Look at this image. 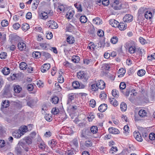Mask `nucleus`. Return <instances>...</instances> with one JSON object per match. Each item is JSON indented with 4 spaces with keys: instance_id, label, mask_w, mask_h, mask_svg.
<instances>
[{
    "instance_id": "nucleus-2",
    "label": "nucleus",
    "mask_w": 155,
    "mask_h": 155,
    "mask_svg": "<svg viewBox=\"0 0 155 155\" xmlns=\"http://www.w3.org/2000/svg\"><path fill=\"white\" fill-rule=\"evenodd\" d=\"M129 45V51L130 54L134 53L136 51L135 44L134 41L130 42Z\"/></svg>"
},
{
    "instance_id": "nucleus-19",
    "label": "nucleus",
    "mask_w": 155,
    "mask_h": 155,
    "mask_svg": "<svg viewBox=\"0 0 155 155\" xmlns=\"http://www.w3.org/2000/svg\"><path fill=\"white\" fill-rule=\"evenodd\" d=\"M138 114L140 117H143L146 116L147 112L145 110L141 109L139 111Z\"/></svg>"
},
{
    "instance_id": "nucleus-62",
    "label": "nucleus",
    "mask_w": 155,
    "mask_h": 155,
    "mask_svg": "<svg viewBox=\"0 0 155 155\" xmlns=\"http://www.w3.org/2000/svg\"><path fill=\"white\" fill-rule=\"evenodd\" d=\"M97 34L99 37H101L103 36L104 35V32L103 31L100 30L97 31Z\"/></svg>"
},
{
    "instance_id": "nucleus-7",
    "label": "nucleus",
    "mask_w": 155,
    "mask_h": 155,
    "mask_svg": "<svg viewBox=\"0 0 155 155\" xmlns=\"http://www.w3.org/2000/svg\"><path fill=\"white\" fill-rule=\"evenodd\" d=\"M51 67L50 64L46 63L44 64L41 68V71L43 73H45L48 71Z\"/></svg>"
},
{
    "instance_id": "nucleus-6",
    "label": "nucleus",
    "mask_w": 155,
    "mask_h": 155,
    "mask_svg": "<svg viewBox=\"0 0 155 155\" xmlns=\"http://www.w3.org/2000/svg\"><path fill=\"white\" fill-rule=\"evenodd\" d=\"M48 23L50 24L49 27L51 29H55L58 27V24L54 21L50 20L48 21Z\"/></svg>"
},
{
    "instance_id": "nucleus-21",
    "label": "nucleus",
    "mask_w": 155,
    "mask_h": 155,
    "mask_svg": "<svg viewBox=\"0 0 155 155\" xmlns=\"http://www.w3.org/2000/svg\"><path fill=\"white\" fill-rule=\"evenodd\" d=\"M145 18L147 19H150L152 17V13L150 11L146 12L144 14Z\"/></svg>"
},
{
    "instance_id": "nucleus-14",
    "label": "nucleus",
    "mask_w": 155,
    "mask_h": 155,
    "mask_svg": "<svg viewBox=\"0 0 155 155\" xmlns=\"http://www.w3.org/2000/svg\"><path fill=\"white\" fill-rule=\"evenodd\" d=\"M107 108V104H101L98 107V110L101 112L104 111Z\"/></svg>"
},
{
    "instance_id": "nucleus-61",
    "label": "nucleus",
    "mask_w": 155,
    "mask_h": 155,
    "mask_svg": "<svg viewBox=\"0 0 155 155\" xmlns=\"http://www.w3.org/2000/svg\"><path fill=\"white\" fill-rule=\"evenodd\" d=\"M13 26L14 29L17 30L20 27V25L18 23H16L13 25Z\"/></svg>"
},
{
    "instance_id": "nucleus-57",
    "label": "nucleus",
    "mask_w": 155,
    "mask_h": 155,
    "mask_svg": "<svg viewBox=\"0 0 155 155\" xmlns=\"http://www.w3.org/2000/svg\"><path fill=\"white\" fill-rule=\"evenodd\" d=\"M7 56V53L5 52H2L0 54V58L2 59H5Z\"/></svg>"
},
{
    "instance_id": "nucleus-52",
    "label": "nucleus",
    "mask_w": 155,
    "mask_h": 155,
    "mask_svg": "<svg viewBox=\"0 0 155 155\" xmlns=\"http://www.w3.org/2000/svg\"><path fill=\"white\" fill-rule=\"evenodd\" d=\"M1 24L3 27L7 26L8 25V21L6 20H4L1 21Z\"/></svg>"
},
{
    "instance_id": "nucleus-25",
    "label": "nucleus",
    "mask_w": 155,
    "mask_h": 155,
    "mask_svg": "<svg viewBox=\"0 0 155 155\" xmlns=\"http://www.w3.org/2000/svg\"><path fill=\"white\" fill-rule=\"evenodd\" d=\"M109 100L110 103L114 106H117L118 105V102L115 98H110Z\"/></svg>"
},
{
    "instance_id": "nucleus-39",
    "label": "nucleus",
    "mask_w": 155,
    "mask_h": 155,
    "mask_svg": "<svg viewBox=\"0 0 155 155\" xmlns=\"http://www.w3.org/2000/svg\"><path fill=\"white\" fill-rule=\"evenodd\" d=\"M80 20L82 23H85L87 21V18L85 16H82L80 18Z\"/></svg>"
},
{
    "instance_id": "nucleus-28",
    "label": "nucleus",
    "mask_w": 155,
    "mask_h": 155,
    "mask_svg": "<svg viewBox=\"0 0 155 155\" xmlns=\"http://www.w3.org/2000/svg\"><path fill=\"white\" fill-rule=\"evenodd\" d=\"M9 103L8 101L5 100L2 101V105L3 108H7L9 106Z\"/></svg>"
},
{
    "instance_id": "nucleus-51",
    "label": "nucleus",
    "mask_w": 155,
    "mask_h": 155,
    "mask_svg": "<svg viewBox=\"0 0 155 155\" xmlns=\"http://www.w3.org/2000/svg\"><path fill=\"white\" fill-rule=\"evenodd\" d=\"M79 60V57L78 56H73L72 57V61L75 63L78 62Z\"/></svg>"
},
{
    "instance_id": "nucleus-47",
    "label": "nucleus",
    "mask_w": 155,
    "mask_h": 155,
    "mask_svg": "<svg viewBox=\"0 0 155 155\" xmlns=\"http://www.w3.org/2000/svg\"><path fill=\"white\" fill-rule=\"evenodd\" d=\"M41 54L42 56H45L47 58H49L51 57V55L48 53L44 51L41 52Z\"/></svg>"
},
{
    "instance_id": "nucleus-22",
    "label": "nucleus",
    "mask_w": 155,
    "mask_h": 155,
    "mask_svg": "<svg viewBox=\"0 0 155 155\" xmlns=\"http://www.w3.org/2000/svg\"><path fill=\"white\" fill-rule=\"evenodd\" d=\"M93 23L97 25H99L102 24L101 20L98 18H96L94 19L93 20Z\"/></svg>"
},
{
    "instance_id": "nucleus-1",
    "label": "nucleus",
    "mask_w": 155,
    "mask_h": 155,
    "mask_svg": "<svg viewBox=\"0 0 155 155\" xmlns=\"http://www.w3.org/2000/svg\"><path fill=\"white\" fill-rule=\"evenodd\" d=\"M22 142H19L15 149V152L17 155H21L23 153V150L21 146L23 145Z\"/></svg>"
},
{
    "instance_id": "nucleus-13",
    "label": "nucleus",
    "mask_w": 155,
    "mask_h": 155,
    "mask_svg": "<svg viewBox=\"0 0 155 155\" xmlns=\"http://www.w3.org/2000/svg\"><path fill=\"white\" fill-rule=\"evenodd\" d=\"M18 47L19 50H24L26 48V45L23 42H19L18 43Z\"/></svg>"
},
{
    "instance_id": "nucleus-60",
    "label": "nucleus",
    "mask_w": 155,
    "mask_h": 155,
    "mask_svg": "<svg viewBox=\"0 0 155 155\" xmlns=\"http://www.w3.org/2000/svg\"><path fill=\"white\" fill-rule=\"evenodd\" d=\"M100 98L102 100L105 99L107 97V95L104 92L102 93L100 95Z\"/></svg>"
},
{
    "instance_id": "nucleus-40",
    "label": "nucleus",
    "mask_w": 155,
    "mask_h": 155,
    "mask_svg": "<svg viewBox=\"0 0 155 155\" xmlns=\"http://www.w3.org/2000/svg\"><path fill=\"white\" fill-rule=\"evenodd\" d=\"M30 28L29 25L27 23H25L22 25V28L23 31L27 30Z\"/></svg>"
},
{
    "instance_id": "nucleus-5",
    "label": "nucleus",
    "mask_w": 155,
    "mask_h": 155,
    "mask_svg": "<svg viewBox=\"0 0 155 155\" xmlns=\"http://www.w3.org/2000/svg\"><path fill=\"white\" fill-rule=\"evenodd\" d=\"M133 16L130 14H126L123 17V20L124 22H130L133 20Z\"/></svg>"
},
{
    "instance_id": "nucleus-10",
    "label": "nucleus",
    "mask_w": 155,
    "mask_h": 155,
    "mask_svg": "<svg viewBox=\"0 0 155 155\" xmlns=\"http://www.w3.org/2000/svg\"><path fill=\"white\" fill-rule=\"evenodd\" d=\"M75 96L73 93H71L68 95V99L67 103V104H70L72 101L74 99Z\"/></svg>"
},
{
    "instance_id": "nucleus-36",
    "label": "nucleus",
    "mask_w": 155,
    "mask_h": 155,
    "mask_svg": "<svg viewBox=\"0 0 155 155\" xmlns=\"http://www.w3.org/2000/svg\"><path fill=\"white\" fill-rule=\"evenodd\" d=\"M98 88L97 84H91V89L92 91H96L97 90Z\"/></svg>"
},
{
    "instance_id": "nucleus-43",
    "label": "nucleus",
    "mask_w": 155,
    "mask_h": 155,
    "mask_svg": "<svg viewBox=\"0 0 155 155\" xmlns=\"http://www.w3.org/2000/svg\"><path fill=\"white\" fill-rule=\"evenodd\" d=\"M93 143L91 140H87L85 142L84 145L87 147H90L92 146Z\"/></svg>"
},
{
    "instance_id": "nucleus-59",
    "label": "nucleus",
    "mask_w": 155,
    "mask_h": 155,
    "mask_svg": "<svg viewBox=\"0 0 155 155\" xmlns=\"http://www.w3.org/2000/svg\"><path fill=\"white\" fill-rule=\"evenodd\" d=\"M149 138L151 140H153L155 139V134L153 133H151L149 136Z\"/></svg>"
},
{
    "instance_id": "nucleus-37",
    "label": "nucleus",
    "mask_w": 155,
    "mask_h": 155,
    "mask_svg": "<svg viewBox=\"0 0 155 155\" xmlns=\"http://www.w3.org/2000/svg\"><path fill=\"white\" fill-rule=\"evenodd\" d=\"M52 103L55 104L58 103L59 101V98L57 96H54L51 99Z\"/></svg>"
},
{
    "instance_id": "nucleus-46",
    "label": "nucleus",
    "mask_w": 155,
    "mask_h": 155,
    "mask_svg": "<svg viewBox=\"0 0 155 155\" xmlns=\"http://www.w3.org/2000/svg\"><path fill=\"white\" fill-rule=\"evenodd\" d=\"M86 133V129L83 130L81 134V137L82 138H85L86 139H87V137Z\"/></svg>"
},
{
    "instance_id": "nucleus-30",
    "label": "nucleus",
    "mask_w": 155,
    "mask_h": 155,
    "mask_svg": "<svg viewBox=\"0 0 155 155\" xmlns=\"http://www.w3.org/2000/svg\"><path fill=\"white\" fill-rule=\"evenodd\" d=\"M10 72L9 68L7 67L4 68L2 70V73L5 75L8 74L10 73Z\"/></svg>"
},
{
    "instance_id": "nucleus-20",
    "label": "nucleus",
    "mask_w": 155,
    "mask_h": 155,
    "mask_svg": "<svg viewBox=\"0 0 155 155\" xmlns=\"http://www.w3.org/2000/svg\"><path fill=\"white\" fill-rule=\"evenodd\" d=\"M67 41L69 44H72L74 42V38L72 36L68 37L67 38Z\"/></svg>"
},
{
    "instance_id": "nucleus-50",
    "label": "nucleus",
    "mask_w": 155,
    "mask_h": 155,
    "mask_svg": "<svg viewBox=\"0 0 155 155\" xmlns=\"http://www.w3.org/2000/svg\"><path fill=\"white\" fill-rule=\"evenodd\" d=\"M45 118L46 120L48 121H51L52 119V117L49 114H46L45 117Z\"/></svg>"
},
{
    "instance_id": "nucleus-63",
    "label": "nucleus",
    "mask_w": 155,
    "mask_h": 155,
    "mask_svg": "<svg viewBox=\"0 0 155 155\" xmlns=\"http://www.w3.org/2000/svg\"><path fill=\"white\" fill-rule=\"evenodd\" d=\"M139 41L140 43L143 45H144L146 43V40L142 37H140L139 38Z\"/></svg>"
},
{
    "instance_id": "nucleus-4",
    "label": "nucleus",
    "mask_w": 155,
    "mask_h": 155,
    "mask_svg": "<svg viewBox=\"0 0 155 155\" xmlns=\"http://www.w3.org/2000/svg\"><path fill=\"white\" fill-rule=\"evenodd\" d=\"M77 77L79 79L82 80L83 81H86L87 78L86 77L83 71H80L77 73Z\"/></svg>"
},
{
    "instance_id": "nucleus-9",
    "label": "nucleus",
    "mask_w": 155,
    "mask_h": 155,
    "mask_svg": "<svg viewBox=\"0 0 155 155\" xmlns=\"http://www.w3.org/2000/svg\"><path fill=\"white\" fill-rule=\"evenodd\" d=\"M97 84L98 88L101 89H104L105 87V83L103 81L101 80L98 81V82L97 83Z\"/></svg>"
},
{
    "instance_id": "nucleus-26",
    "label": "nucleus",
    "mask_w": 155,
    "mask_h": 155,
    "mask_svg": "<svg viewBox=\"0 0 155 155\" xmlns=\"http://www.w3.org/2000/svg\"><path fill=\"white\" fill-rule=\"evenodd\" d=\"M27 66L26 63L25 62H21L20 64L19 67L21 70H25L27 69Z\"/></svg>"
},
{
    "instance_id": "nucleus-41",
    "label": "nucleus",
    "mask_w": 155,
    "mask_h": 155,
    "mask_svg": "<svg viewBox=\"0 0 155 155\" xmlns=\"http://www.w3.org/2000/svg\"><path fill=\"white\" fill-rule=\"evenodd\" d=\"M112 94L113 96L114 97H117L119 96L118 91L115 89L112 90Z\"/></svg>"
},
{
    "instance_id": "nucleus-12",
    "label": "nucleus",
    "mask_w": 155,
    "mask_h": 155,
    "mask_svg": "<svg viewBox=\"0 0 155 155\" xmlns=\"http://www.w3.org/2000/svg\"><path fill=\"white\" fill-rule=\"evenodd\" d=\"M134 136L136 140L138 141L141 142L143 140L141 135L140 133H134Z\"/></svg>"
},
{
    "instance_id": "nucleus-58",
    "label": "nucleus",
    "mask_w": 155,
    "mask_h": 155,
    "mask_svg": "<svg viewBox=\"0 0 155 155\" xmlns=\"http://www.w3.org/2000/svg\"><path fill=\"white\" fill-rule=\"evenodd\" d=\"M20 130H21V133L22 134H23V135L24 134V133L27 131V127L25 126H24L23 128H21L20 129H19Z\"/></svg>"
},
{
    "instance_id": "nucleus-3",
    "label": "nucleus",
    "mask_w": 155,
    "mask_h": 155,
    "mask_svg": "<svg viewBox=\"0 0 155 155\" xmlns=\"http://www.w3.org/2000/svg\"><path fill=\"white\" fill-rule=\"evenodd\" d=\"M72 86L75 89H82L85 87V86L82 84H80L78 81H74L72 83Z\"/></svg>"
},
{
    "instance_id": "nucleus-18",
    "label": "nucleus",
    "mask_w": 155,
    "mask_h": 155,
    "mask_svg": "<svg viewBox=\"0 0 155 155\" xmlns=\"http://www.w3.org/2000/svg\"><path fill=\"white\" fill-rule=\"evenodd\" d=\"M49 14V13L48 14L47 12H43L40 15V16L41 19L45 20L48 17V15Z\"/></svg>"
},
{
    "instance_id": "nucleus-38",
    "label": "nucleus",
    "mask_w": 155,
    "mask_h": 155,
    "mask_svg": "<svg viewBox=\"0 0 155 155\" xmlns=\"http://www.w3.org/2000/svg\"><path fill=\"white\" fill-rule=\"evenodd\" d=\"M120 108L122 111H125L127 110L126 104L124 103H122L120 104Z\"/></svg>"
},
{
    "instance_id": "nucleus-44",
    "label": "nucleus",
    "mask_w": 155,
    "mask_h": 155,
    "mask_svg": "<svg viewBox=\"0 0 155 155\" xmlns=\"http://www.w3.org/2000/svg\"><path fill=\"white\" fill-rule=\"evenodd\" d=\"M48 143L49 146L52 148H53V146L56 144L54 140H49Z\"/></svg>"
},
{
    "instance_id": "nucleus-45",
    "label": "nucleus",
    "mask_w": 155,
    "mask_h": 155,
    "mask_svg": "<svg viewBox=\"0 0 155 155\" xmlns=\"http://www.w3.org/2000/svg\"><path fill=\"white\" fill-rule=\"evenodd\" d=\"M145 73V71L143 69H141L139 70L137 72L138 75L141 77L144 75Z\"/></svg>"
},
{
    "instance_id": "nucleus-34",
    "label": "nucleus",
    "mask_w": 155,
    "mask_h": 155,
    "mask_svg": "<svg viewBox=\"0 0 155 155\" xmlns=\"http://www.w3.org/2000/svg\"><path fill=\"white\" fill-rule=\"evenodd\" d=\"M24 140L25 141L26 143L28 144H29L32 143V140L31 138L29 137H25L24 139Z\"/></svg>"
},
{
    "instance_id": "nucleus-31",
    "label": "nucleus",
    "mask_w": 155,
    "mask_h": 155,
    "mask_svg": "<svg viewBox=\"0 0 155 155\" xmlns=\"http://www.w3.org/2000/svg\"><path fill=\"white\" fill-rule=\"evenodd\" d=\"M118 38L116 36L113 37L110 39V42L113 44H116L118 41Z\"/></svg>"
},
{
    "instance_id": "nucleus-64",
    "label": "nucleus",
    "mask_w": 155,
    "mask_h": 155,
    "mask_svg": "<svg viewBox=\"0 0 155 155\" xmlns=\"http://www.w3.org/2000/svg\"><path fill=\"white\" fill-rule=\"evenodd\" d=\"M102 3L105 6H107L109 4V2L108 0H103Z\"/></svg>"
},
{
    "instance_id": "nucleus-54",
    "label": "nucleus",
    "mask_w": 155,
    "mask_h": 155,
    "mask_svg": "<svg viewBox=\"0 0 155 155\" xmlns=\"http://www.w3.org/2000/svg\"><path fill=\"white\" fill-rule=\"evenodd\" d=\"M96 103L94 99L91 100L90 101V105L92 107H94L95 106Z\"/></svg>"
},
{
    "instance_id": "nucleus-27",
    "label": "nucleus",
    "mask_w": 155,
    "mask_h": 155,
    "mask_svg": "<svg viewBox=\"0 0 155 155\" xmlns=\"http://www.w3.org/2000/svg\"><path fill=\"white\" fill-rule=\"evenodd\" d=\"M86 133L87 137V139L89 138L92 137L93 134L89 129H86Z\"/></svg>"
},
{
    "instance_id": "nucleus-56",
    "label": "nucleus",
    "mask_w": 155,
    "mask_h": 155,
    "mask_svg": "<svg viewBox=\"0 0 155 155\" xmlns=\"http://www.w3.org/2000/svg\"><path fill=\"white\" fill-rule=\"evenodd\" d=\"M126 87L125 83L124 82H121L120 84L119 87L120 89L123 90Z\"/></svg>"
},
{
    "instance_id": "nucleus-16",
    "label": "nucleus",
    "mask_w": 155,
    "mask_h": 155,
    "mask_svg": "<svg viewBox=\"0 0 155 155\" xmlns=\"http://www.w3.org/2000/svg\"><path fill=\"white\" fill-rule=\"evenodd\" d=\"M127 25L126 23L120 22L119 23L118 26L117 27L119 28L120 30H124L126 28Z\"/></svg>"
},
{
    "instance_id": "nucleus-23",
    "label": "nucleus",
    "mask_w": 155,
    "mask_h": 155,
    "mask_svg": "<svg viewBox=\"0 0 155 155\" xmlns=\"http://www.w3.org/2000/svg\"><path fill=\"white\" fill-rule=\"evenodd\" d=\"M39 46L43 50H47L48 49V45L46 43H40Z\"/></svg>"
},
{
    "instance_id": "nucleus-8",
    "label": "nucleus",
    "mask_w": 155,
    "mask_h": 155,
    "mask_svg": "<svg viewBox=\"0 0 155 155\" xmlns=\"http://www.w3.org/2000/svg\"><path fill=\"white\" fill-rule=\"evenodd\" d=\"M21 131L19 130H15L13 132V136L16 138H19L20 137L23 135V134H22Z\"/></svg>"
},
{
    "instance_id": "nucleus-15",
    "label": "nucleus",
    "mask_w": 155,
    "mask_h": 155,
    "mask_svg": "<svg viewBox=\"0 0 155 155\" xmlns=\"http://www.w3.org/2000/svg\"><path fill=\"white\" fill-rule=\"evenodd\" d=\"M108 130L110 133L114 134H118L120 133V131L117 129L112 127L108 129Z\"/></svg>"
},
{
    "instance_id": "nucleus-17",
    "label": "nucleus",
    "mask_w": 155,
    "mask_h": 155,
    "mask_svg": "<svg viewBox=\"0 0 155 155\" xmlns=\"http://www.w3.org/2000/svg\"><path fill=\"white\" fill-rule=\"evenodd\" d=\"M133 92H132V91H131L132 94H130V97L129 98V101L131 102L134 101L135 99V97L136 95V93L134 92L135 91V90H133Z\"/></svg>"
},
{
    "instance_id": "nucleus-29",
    "label": "nucleus",
    "mask_w": 155,
    "mask_h": 155,
    "mask_svg": "<svg viewBox=\"0 0 155 155\" xmlns=\"http://www.w3.org/2000/svg\"><path fill=\"white\" fill-rule=\"evenodd\" d=\"M32 5V7L33 8L36 9L38 6L39 2V0H35Z\"/></svg>"
},
{
    "instance_id": "nucleus-35",
    "label": "nucleus",
    "mask_w": 155,
    "mask_h": 155,
    "mask_svg": "<svg viewBox=\"0 0 155 155\" xmlns=\"http://www.w3.org/2000/svg\"><path fill=\"white\" fill-rule=\"evenodd\" d=\"M73 15V13L72 12H68V13L66 14L65 16L67 19H71Z\"/></svg>"
},
{
    "instance_id": "nucleus-49",
    "label": "nucleus",
    "mask_w": 155,
    "mask_h": 155,
    "mask_svg": "<svg viewBox=\"0 0 155 155\" xmlns=\"http://www.w3.org/2000/svg\"><path fill=\"white\" fill-rule=\"evenodd\" d=\"M46 34V38L48 39H51L53 37L52 34L51 32L49 33L48 31H47Z\"/></svg>"
},
{
    "instance_id": "nucleus-48",
    "label": "nucleus",
    "mask_w": 155,
    "mask_h": 155,
    "mask_svg": "<svg viewBox=\"0 0 155 155\" xmlns=\"http://www.w3.org/2000/svg\"><path fill=\"white\" fill-rule=\"evenodd\" d=\"M122 4L117 5H113L114 9L115 10H119L122 8Z\"/></svg>"
},
{
    "instance_id": "nucleus-24",
    "label": "nucleus",
    "mask_w": 155,
    "mask_h": 155,
    "mask_svg": "<svg viewBox=\"0 0 155 155\" xmlns=\"http://www.w3.org/2000/svg\"><path fill=\"white\" fill-rule=\"evenodd\" d=\"M74 5L76 8H77L78 11L81 12L82 11L81 4L78 2L74 4Z\"/></svg>"
},
{
    "instance_id": "nucleus-33",
    "label": "nucleus",
    "mask_w": 155,
    "mask_h": 155,
    "mask_svg": "<svg viewBox=\"0 0 155 155\" xmlns=\"http://www.w3.org/2000/svg\"><path fill=\"white\" fill-rule=\"evenodd\" d=\"M42 54L39 51H35L33 52L32 55L34 57L39 58L40 57L41 55Z\"/></svg>"
},
{
    "instance_id": "nucleus-11",
    "label": "nucleus",
    "mask_w": 155,
    "mask_h": 155,
    "mask_svg": "<svg viewBox=\"0 0 155 155\" xmlns=\"http://www.w3.org/2000/svg\"><path fill=\"white\" fill-rule=\"evenodd\" d=\"M109 21L110 25L112 27L116 28L118 26L119 22L117 21L114 19H111Z\"/></svg>"
},
{
    "instance_id": "nucleus-53",
    "label": "nucleus",
    "mask_w": 155,
    "mask_h": 155,
    "mask_svg": "<svg viewBox=\"0 0 155 155\" xmlns=\"http://www.w3.org/2000/svg\"><path fill=\"white\" fill-rule=\"evenodd\" d=\"M59 112V110L58 108H54L52 110V113L54 114H57Z\"/></svg>"
},
{
    "instance_id": "nucleus-55",
    "label": "nucleus",
    "mask_w": 155,
    "mask_h": 155,
    "mask_svg": "<svg viewBox=\"0 0 155 155\" xmlns=\"http://www.w3.org/2000/svg\"><path fill=\"white\" fill-rule=\"evenodd\" d=\"M103 68L105 70H108L110 68V65L108 64H104L103 67Z\"/></svg>"
},
{
    "instance_id": "nucleus-32",
    "label": "nucleus",
    "mask_w": 155,
    "mask_h": 155,
    "mask_svg": "<svg viewBox=\"0 0 155 155\" xmlns=\"http://www.w3.org/2000/svg\"><path fill=\"white\" fill-rule=\"evenodd\" d=\"M14 89L15 93H19L21 91L22 88L19 85H17L14 87Z\"/></svg>"
},
{
    "instance_id": "nucleus-42",
    "label": "nucleus",
    "mask_w": 155,
    "mask_h": 155,
    "mask_svg": "<svg viewBox=\"0 0 155 155\" xmlns=\"http://www.w3.org/2000/svg\"><path fill=\"white\" fill-rule=\"evenodd\" d=\"M90 130V131L93 133V134H94L97 132V127L92 126L91 127Z\"/></svg>"
}]
</instances>
